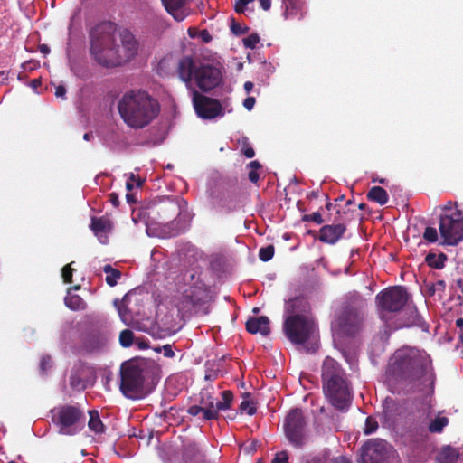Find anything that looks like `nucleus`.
<instances>
[{
  "mask_svg": "<svg viewBox=\"0 0 463 463\" xmlns=\"http://www.w3.org/2000/svg\"><path fill=\"white\" fill-rule=\"evenodd\" d=\"M386 377L412 391H422L434 384V372L430 355L415 347L402 346L389 358Z\"/></svg>",
  "mask_w": 463,
  "mask_h": 463,
  "instance_id": "f257e3e1",
  "label": "nucleus"
},
{
  "mask_svg": "<svg viewBox=\"0 0 463 463\" xmlns=\"http://www.w3.org/2000/svg\"><path fill=\"white\" fill-rule=\"evenodd\" d=\"M118 110L128 127L139 129L149 125L158 116L160 106L146 91L130 90L119 99Z\"/></svg>",
  "mask_w": 463,
  "mask_h": 463,
  "instance_id": "f03ea898",
  "label": "nucleus"
},
{
  "mask_svg": "<svg viewBox=\"0 0 463 463\" xmlns=\"http://www.w3.org/2000/svg\"><path fill=\"white\" fill-rule=\"evenodd\" d=\"M321 380L323 392L329 403L339 411L346 410L353 396L347 375L340 364L329 356L326 357Z\"/></svg>",
  "mask_w": 463,
  "mask_h": 463,
  "instance_id": "7ed1b4c3",
  "label": "nucleus"
},
{
  "mask_svg": "<svg viewBox=\"0 0 463 463\" xmlns=\"http://www.w3.org/2000/svg\"><path fill=\"white\" fill-rule=\"evenodd\" d=\"M222 67L217 62H195L192 57L182 58L177 66V73L187 86L194 79L203 92H209L222 82Z\"/></svg>",
  "mask_w": 463,
  "mask_h": 463,
  "instance_id": "20e7f679",
  "label": "nucleus"
},
{
  "mask_svg": "<svg viewBox=\"0 0 463 463\" xmlns=\"http://www.w3.org/2000/svg\"><path fill=\"white\" fill-rule=\"evenodd\" d=\"M115 24L101 23L90 32V54L104 67H115L120 64V49L116 44Z\"/></svg>",
  "mask_w": 463,
  "mask_h": 463,
  "instance_id": "39448f33",
  "label": "nucleus"
},
{
  "mask_svg": "<svg viewBox=\"0 0 463 463\" xmlns=\"http://www.w3.org/2000/svg\"><path fill=\"white\" fill-rule=\"evenodd\" d=\"M317 330L314 317L297 316L286 317L283 322V332L294 345H302L307 353L316 352L317 345L310 343Z\"/></svg>",
  "mask_w": 463,
  "mask_h": 463,
  "instance_id": "423d86ee",
  "label": "nucleus"
},
{
  "mask_svg": "<svg viewBox=\"0 0 463 463\" xmlns=\"http://www.w3.org/2000/svg\"><path fill=\"white\" fill-rule=\"evenodd\" d=\"M146 362L129 360L120 366L119 389L128 399L138 400L144 397Z\"/></svg>",
  "mask_w": 463,
  "mask_h": 463,
  "instance_id": "0eeeda50",
  "label": "nucleus"
},
{
  "mask_svg": "<svg viewBox=\"0 0 463 463\" xmlns=\"http://www.w3.org/2000/svg\"><path fill=\"white\" fill-rule=\"evenodd\" d=\"M364 325V313L360 307L346 304L343 306L332 323L338 334L353 336L359 334Z\"/></svg>",
  "mask_w": 463,
  "mask_h": 463,
  "instance_id": "6e6552de",
  "label": "nucleus"
},
{
  "mask_svg": "<svg viewBox=\"0 0 463 463\" xmlns=\"http://www.w3.org/2000/svg\"><path fill=\"white\" fill-rule=\"evenodd\" d=\"M84 411L75 405H62L57 409L52 421L60 428L59 432L64 435H74L84 426Z\"/></svg>",
  "mask_w": 463,
  "mask_h": 463,
  "instance_id": "1a4fd4ad",
  "label": "nucleus"
},
{
  "mask_svg": "<svg viewBox=\"0 0 463 463\" xmlns=\"http://www.w3.org/2000/svg\"><path fill=\"white\" fill-rule=\"evenodd\" d=\"M208 294L204 285L196 282L186 288L176 303L178 312L183 317H191L202 310L207 302Z\"/></svg>",
  "mask_w": 463,
  "mask_h": 463,
  "instance_id": "9d476101",
  "label": "nucleus"
},
{
  "mask_svg": "<svg viewBox=\"0 0 463 463\" xmlns=\"http://www.w3.org/2000/svg\"><path fill=\"white\" fill-rule=\"evenodd\" d=\"M111 338L109 325L105 320H96L90 324L82 341L87 353H99L103 350Z\"/></svg>",
  "mask_w": 463,
  "mask_h": 463,
  "instance_id": "9b49d317",
  "label": "nucleus"
},
{
  "mask_svg": "<svg viewBox=\"0 0 463 463\" xmlns=\"http://www.w3.org/2000/svg\"><path fill=\"white\" fill-rule=\"evenodd\" d=\"M443 244L457 245L463 240V213L455 209L454 212L440 215L439 226Z\"/></svg>",
  "mask_w": 463,
  "mask_h": 463,
  "instance_id": "f8f14e48",
  "label": "nucleus"
},
{
  "mask_svg": "<svg viewBox=\"0 0 463 463\" xmlns=\"http://www.w3.org/2000/svg\"><path fill=\"white\" fill-rule=\"evenodd\" d=\"M284 431L288 440L300 449L307 443V421L301 409H292L284 420Z\"/></svg>",
  "mask_w": 463,
  "mask_h": 463,
  "instance_id": "ddd939ff",
  "label": "nucleus"
},
{
  "mask_svg": "<svg viewBox=\"0 0 463 463\" xmlns=\"http://www.w3.org/2000/svg\"><path fill=\"white\" fill-rule=\"evenodd\" d=\"M409 298L407 290L402 286L387 288L379 292L375 300L381 309L383 317L384 313H398L406 305Z\"/></svg>",
  "mask_w": 463,
  "mask_h": 463,
  "instance_id": "4468645a",
  "label": "nucleus"
},
{
  "mask_svg": "<svg viewBox=\"0 0 463 463\" xmlns=\"http://www.w3.org/2000/svg\"><path fill=\"white\" fill-rule=\"evenodd\" d=\"M390 449L384 439H369L361 449V463H387Z\"/></svg>",
  "mask_w": 463,
  "mask_h": 463,
  "instance_id": "2eb2a0df",
  "label": "nucleus"
},
{
  "mask_svg": "<svg viewBox=\"0 0 463 463\" xmlns=\"http://www.w3.org/2000/svg\"><path fill=\"white\" fill-rule=\"evenodd\" d=\"M193 103L197 115L204 119H212L223 115L222 107L219 100L193 91Z\"/></svg>",
  "mask_w": 463,
  "mask_h": 463,
  "instance_id": "dca6fc26",
  "label": "nucleus"
},
{
  "mask_svg": "<svg viewBox=\"0 0 463 463\" xmlns=\"http://www.w3.org/2000/svg\"><path fill=\"white\" fill-rule=\"evenodd\" d=\"M346 230L345 223L326 224L320 228L317 239L323 243L334 245L343 238Z\"/></svg>",
  "mask_w": 463,
  "mask_h": 463,
  "instance_id": "f3484780",
  "label": "nucleus"
},
{
  "mask_svg": "<svg viewBox=\"0 0 463 463\" xmlns=\"http://www.w3.org/2000/svg\"><path fill=\"white\" fill-rule=\"evenodd\" d=\"M411 326H417L425 332L429 330V325L424 321L423 317L418 313V310L414 307L405 309L396 325L397 328Z\"/></svg>",
  "mask_w": 463,
  "mask_h": 463,
  "instance_id": "a211bd4d",
  "label": "nucleus"
},
{
  "mask_svg": "<svg viewBox=\"0 0 463 463\" xmlns=\"http://www.w3.org/2000/svg\"><path fill=\"white\" fill-rule=\"evenodd\" d=\"M285 313L287 317L297 316L302 317H313L311 315L310 304L304 297H296L286 302Z\"/></svg>",
  "mask_w": 463,
  "mask_h": 463,
  "instance_id": "6ab92c4d",
  "label": "nucleus"
},
{
  "mask_svg": "<svg viewBox=\"0 0 463 463\" xmlns=\"http://www.w3.org/2000/svg\"><path fill=\"white\" fill-rule=\"evenodd\" d=\"M121 45L120 49V62L132 59L137 52L138 43L135 36L128 30H123L120 33Z\"/></svg>",
  "mask_w": 463,
  "mask_h": 463,
  "instance_id": "aec40b11",
  "label": "nucleus"
},
{
  "mask_svg": "<svg viewBox=\"0 0 463 463\" xmlns=\"http://www.w3.org/2000/svg\"><path fill=\"white\" fill-rule=\"evenodd\" d=\"M162 3L167 13L177 22L184 21L189 14L186 0H162Z\"/></svg>",
  "mask_w": 463,
  "mask_h": 463,
  "instance_id": "412c9836",
  "label": "nucleus"
},
{
  "mask_svg": "<svg viewBox=\"0 0 463 463\" xmlns=\"http://www.w3.org/2000/svg\"><path fill=\"white\" fill-rule=\"evenodd\" d=\"M245 326L246 330L252 335L260 333L261 335L267 336L270 333L269 319L266 316L249 318Z\"/></svg>",
  "mask_w": 463,
  "mask_h": 463,
  "instance_id": "4be33fe9",
  "label": "nucleus"
},
{
  "mask_svg": "<svg viewBox=\"0 0 463 463\" xmlns=\"http://www.w3.org/2000/svg\"><path fill=\"white\" fill-rule=\"evenodd\" d=\"M200 403L203 405V411L201 413L203 414V419L204 420H217L219 418V414L216 411H213L214 399L208 392L201 393Z\"/></svg>",
  "mask_w": 463,
  "mask_h": 463,
  "instance_id": "5701e85b",
  "label": "nucleus"
},
{
  "mask_svg": "<svg viewBox=\"0 0 463 463\" xmlns=\"http://www.w3.org/2000/svg\"><path fill=\"white\" fill-rule=\"evenodd\" d=\"M84 370H85V368L82 364L75 366L71 370L69 381H70V385L72 389L77 390V391H81L86 388V384L82 379Z\"/></svg>",
  "mask_w": 463,
  "mask_h": 463,
  "instance_id": "b1692460",
  "label": "nucleus"
},
{
  "mask_svg": "<svg viewBox=\"0 0 463 463\" xmlns=\"http://www.w3.org/2000/svg\"><path fill=\"white\" fill-rule=\"evenodd\" d=\"M285 7L284 16L286 18H294L298 14L303 16V3L300 0H283Z\"/></svg>",
  "mask_w": 463,
  "mask_h": 463,
  "instance_id": "393cba45",
  "label": "nucleus"
},
{
  "mask_svg": "<svg viewBox=\"0 0 463 463\" xmlns=\"http://www.w3.org/2000/svg\"><path fill=\"white\" fill-rule=\"evenodd\" d=\"M90 230L94 232L95 235H99L100 233H107L110 232L112 225L109 219L107 217H92L90 223Z\"/></svg>",
  "mask_w": 463,
  "mask_h": 463,
  "instance_id": "a878e982",
  "label": "nucleus"
},
{
  "mask_svg": "<svg viewBox=\"0 0 463 463\" xmlns=\"http://www.w3.org/2000/svg\"><path fill=\"white\" fill-rule=\"evenodd\" d=\"M367 199L375 202L380 205H384L389 200L386 190L381 186H373L367 193Z\"/></svg>",
  "mask_w": 463,
  "mask_h": 463,
  "instance_id": "bb28decb",
  "label": "nucleus"
},
{
  "mask_svg": "<svg viewBox=\"0 0 463 463\" xmlns=\"http://www.w3.org/2000/svg\"><path fill=\"white\" fill-rule=\"evenodd\" d=\"M459 454L458 450L450 446L442 448L437 456L438 463H457Z\"/></svg>",
  "mask_w": 463,
  "mask_h": 463,
  "instance_id": "cd10ccee",
  "label": "nucleus"
},
{
  "mask_svg": "<svg viewBox=\"0 0 463 463\" xmlns=\"http://www.w3.org/2000/svg\"><path fill=\"white\" fill-rule=\"evenodd\" d=\"M448 260V257L445 253L440 252L436 254L434 252H429L425 257V262L430 268L436 269H441L445 266V261Z\"/></svg>",
  "mask_w": 463,
  "mask_h": 463,
  "instance_id": "c85d7f7f",
  "label": "nucleus"
},
{
  "mask_svg": "<svg viewBox=\"0 0 463 463\" xmlns=\"http://www.w3.org/2000/svg\"><path fill=\"white\" fill-rule=\"evenodd\" d=\"M398 411V406L394 402H386L383 411V417L384 418L385 422L391 426L394 425L396 422V411Z\"/></svg>",
  "mask_w": 463,
  "mask_h": 463,
  "instance_id": "c756f323",
  "label": "nucleus"
},
{
  "mask_svg": "<svg viewBox=\"0 0 463 463\" xmlns=\"http://www.w3.org/2000/svg\"><path fill=\"white\" fill-rule=\"evenodd\" d=\"M90 420L88 422V426L90 430L95 433H103L105 430L104 424L102 423L99 412L97 411H90Z\"/></svg>",
  "mask_w": 463,
  "mask_h": 463,
  "instance_id": "7c9ffc66",
  "label": "nucleus"
},
{
  "mask_svg": "<svg viewBox=\"0 0 463 463\" xmlns=\"http://www.w3.org/2000/svg\"><path fill=\"white\" fill-rule=\"evenodd\" d=\"M103 271L107 274L106 276V283L110 286L114 287L117 285L118 280L121 278V272L120 270L114 269L111 265L106 264L103 267Z\"/></svg>",
  "mask_w": 463,
  "mask_h": 463,
  "instance_id": "2f4dec72",
  "label": "nucleus"
},
{
  "mask_svg": "<svg viewBox=\"0 0 463 463\" xmlns=\"http://www.w3.org/2000/svg\"><path fill=\"white\" fill-rule=\"evenodd\" d=\"M242 396L243 401L241 402L239 407L241 413H246L248 415L255 414L257 408L253 400L250 399V393L244 392Z\"/></svg>",
  "mask_w": 463,
  "mask_h": 463,
  "instance_id": "473e14b6",
  "label": "nucleus"
},
{
  "mask_svg": "<svg viewBox=\"0 0 463 463\" xmlns=\"http://www.w3.org/2000/svg\"><path fill=\"white\" fill-rule=\"evenodd\" d=\"M425 287L427 290V294L430 297L434 296L436 293H439L441 297L446 288V283L442 279H438L435 283L433 282H425Z\"/></svg>",
  "mask_w": 463,
  "mask_h": 463,
  "instance_id": "72a5a7b5",
  "label": "nucleus"
},
{
  "mask_svg": "<svg viewBox=\"0 0 463 463\" xmlns=\"http://www.w3.org/2000/svg\"><path fill=\"white\" fill-rule=\"evenodd\" d=\"M448 424L449 419L447 417H437L430 421L428 430L431 433H440Z\"/></svg>",
  "mask_w": 463,
  "mask_h": 463,
  "instance_id": "f704fd0d",
  "label": "nucleus"
},
{
  "mask_svg": "<svg viewBox=\"0 0 463 463\" xmlns=\"http://www.w3.org/2000/svg\"><path fill=\"white\" fill-rule=\"evenodd\" d=\"M65 305L71 310H81L85 307V302L78 295H70L66 297Z\"/></svg>",
  "mask_w": 463,
  "mask_h": 463,
  "instance_id": "c9c22d12",
  "label": "nucleus"
},
{
  "mask_svg": "<svg viewBox=\"0 0 463 463\" xmlns=\"http://www.w3.org/2000/svg\"><path fill=\"white\" fill-rule=\"evenodd\" d=\"M135 342L134 334L129 329H124L119 335V343L123 347H129Z\"/></svg>",
  "mask_w": 463,
  "mask_h": 463,
  "instance_id": "e433bc0d",
  "label": "nucleus"
},
{
  "mask_svg": "<svg viewBox=\"0 0 463 463\" xmlns=\"http://www.w3.org/2000/svg\"><path fill=\"white\" fill-rule=\"evenodd\" d=\"M275 253V248L273 245L262 247L259 250V258L260 260L267 262L270 260Z\"/></svg>",
  "mask_w": 463,
  "mask_h": 463,
  "instance_id": "4c0bfd02",
  "label": "nucleus"
},
{
  "mask_svg": "<svg viewBox=\"0 0 463 463\" xmlns=\"http://www.w3.org/2000/svg\"><path fill=\"white\" fill-rule=\"evenodd\" d=\"M230 28L232 33L234 35L240 36L245 34L249 32L250 28L248 26H242L239 22H237L234 18L231 19Z\"/></svg>",
  "mask_w": 463,
  "mask_h": 463,
  "instance_id": "58836bf2",
  "label": "nucleus"
},
{
  "mask_svg": "<svg viewBox=\"0 0 463 463\" xmlns=\"http://www.w3.org/2000/svg\"><path fill=\"white\" fill-rule=\"evenodd\" d=\"M377 429H378V422L376 421V420L371 416L367 417L366 420H365L364 430V434L370 435V434L373 433L374 431H376Z\"/></svg>",
  "mask_w": 463,
  "mask_h": 463,
  "instance_id": "ea45409f",
  "label": "nucleus"
},
{
  "mask_svg": "<svg viewBox=\"0 0 463 463\" xmlns=\"http://www.w3.org/2000/svg\"><path fill=\"white\" fill-rule=\"evenodd\" d=\"M423 239L430 242L433 243L438 241V232L433 227H427L423 232Z\"/></svg>",
  "mask_w": 463,
  "mask_h": 463,
  "instance_id": "a19ab883",
  "label": "nucleus"
},
{
  "mask_svg": "<svg viewBox=\"0 0 463 463\" xmlns=\"http://www.w3.org/2000/svg\"><path fill=\"white\" fill-rule=\"evenodd\" d=\"M52 367V359L49 354H45L41 358L40 371L43 374H46L48 370Z\"/></svg>",
  "mask_w": 463,
  "mask_h": 463,
  "instance_id": "79ce46f5",
  "label": "nucleus"
},
{
  "mask_svg": "<svg viewBox=\"0 0 463 463\" xmlns=\"http://www.w3.org/2000/svg\"><path fill=\"white\" fill-rule=\"evenodd\" d=\"M260 42V37L257 33H251L243 39V45L248 49H255Z\"/></svg>",
  "mask_w": 463,
  "mask_h": 463,
  "instance_id": "37998d69",
  "label": "nucleus"
},
{
  "mask_svg": "<svg viewBox=\"0 0 463 463\" xmlns=\"http://www.w3.org/2000/svg\"><path fill=\"white\" fill-rule=\"evenodd\" d=\"M303 222H314L317 224H322L325 220L322 217V214L319 212H315L311 214H305L302 216Z\"/></svg>",
  "mask_w": 463,
  "mask_h": 463,
  "instance_id": "c03bdc74",
  "label": "nucleus"
},
{
  "mask_svg": "<svg viewBox=\"0 0 463 463\" xmlns=\"http://www.w3.org/2000/svg\"><path fill=\"white\" fill-rule=\"evenodd\" d=\"M72 272L73 269L71 268V263L67 264L62 268L61 275L63 281L65 283H71L72 282Z\"/></svg>",
  "mask_w": 463,
  "mask_h": 463,
  "instance_id": "a18cd8bd",
  "label": "nucleus"
},
{
  "mask_svg": "<svg viewBox=\"0 0 463 463\" xmlns=\"http://www.w3.org/2000/svg\"><path fill=\"white\" fill-rule=\"evenodd\" d=\"M329 455L327 452L307 458L306 463H327Z\"/></svg>",
  "mask_w": 463,
  "mask_h": 463,
  "instance_id": "49530a36",
  "label": "nucleus"
},
{
  "mask_svg": "<svg viewBox=\"0 0 463 463\" xmlns=\"http://www.w3.org/2000/svg\"><path fill=\"white\" fill-rule=\"evenodd\" d=\"M225 203H226V199L221 197L217 201L213 202V208H215L222 213H230L232 211V209H231V207L226 206Z\"/></svg>",
  "mask_w": 463,
  "mask_h": 463,
  "instance_id": "de8ad7c7",
  "label": "nucleus"
},
{
  "mask_svg": "<svg viewBox=\"0 0 463 463\" xmlns=\"http://www.w3.org/2000/svg\"><path fill=\"white\" fill-rule=\"evenodd\" d=\"M157 353L163 352L164 356L172 358L175 356V352L171 345H165L162 347L155 348Z\"/></svg>",
  "mask_w": 463,
  "mask_h": 463,
  "instance_id": "09e8293b",
  "label": "nucleus"
},
{
  "mask_svg": "<svg viewBox=\"0 0 463 463\" xmlns=\"http://www.w3.org/2000/svg\"><path fill=\"white\" fill-rule=\"evenodd\" d=\"M222 402H223V403L227 406V408L230 409L232 406V400H233L232 392L230 390L223 391L222 392Z\"/></svg>",
  "mask_w": 463,
  "mask_h": 463,
  "instance_id": "8fccbe9b",
  "label": "nucleus"
},
{
  "mask_svg": "<svg viewBox=\"0 0 463 463\" xmlns=\"http://www.w3.org/2000/svg\"><path fill=\"white\" fill-rule=\"evenodd\" d=\"M288 458L286 452H280L276 454L272 460V463H288Z\"/></svg>",
  "mask_w": 463,
  "mask_h": 463,
  "instance_id": "3c124183",
  "label": "nucleus"
},
{
  "mask_svg": "<svg viewBox=\"0 0 463 463\" xmlns=\"http://www.w3.org/2000/svg\"><path fill=\"white\" fill-rule=\"evenodd\" d=\"M202 411H203L202 404L201 405H193L188 408L187 412L191 416H197L201 413Z\"/></svg>",
  "mask_w": 463,
  "mask_h": 463,
  "instance_id": "603ef678",
  "label": "nucleus"
},
{
  "mask_svg": "<svg viewBox=\"0 0 463 463\" xmlns=\"http://www.w3.org/2000/svg\"><path fill=\"white\" fill-rule=\"evenodd\" d=\"M256 99L254 97H248L243 101V106L247 110H251L255 105Z\"/></svg>",
  "mask_w": 463,
  "mask_h": 463,
  "instance_id": "864d4df0",
  "label": "nucleus"
},
{
  "mask_svg": "<svg viewBox=\"0 0 463 463\" xmlns=\"http://www.w3.org/2000/svg\"><path fill=\"white\" fill-rule=\"evenodd\" d=\"M134 344L137 345L140 350H144L148 347V341L144 338H135Z\"/></svg>",
  "mask_w": 463,
  "mask_h": 463,
  "instance_id": "5fc2aeb1",
  "label": "nucleus"
},
{
  "mask_svg": "<svg viewBox=\"0 0 463 463\" xmlns=\"http://www.w3.org/2000/svg\"><path fill=\"white\" fill-rule=\"evenodd\" d=\"M65 95H66V89L63 85H59L56 87L55 89V96L57 98H61V99H65Z\"/></svg>",
  "mask_w": 463,
  "mask_h": 463,
  "instance_id": "6e6d98bb",
  "label": "nucleus"
},
{
  "mask_svg": "<svg viewBox=\"0 0 463 463\" xmlns=\"http://www.w3.org/2000/svg\"><path fill=\"white\" fill-rule=\"evenodd\" d=\"M229 410L227 406L223 403L222 401L214 402V407L213 411H216V412L219 414L220 411H226Z\"/></svg>",
  "mask_w": 463,
  "mask_h": 463,
  "instance_id": "4d7b16f0",
  "label": "nucleus"
},
{
  "mask_svg": "<svg viewBox=\"0 0 463 463\" xmlns=\"http://www.w3.org/2000/svg\"><path fill=\"white\" fill-rule=\"evenodd\" d=\"M248 176H249V180L253 184H257L260 179V175H259L258 172L255 170L250 171Z\"/></svg>",
  "mask_w": 463,
  "mask_h": 463,
  "instance_id": "13d9d810",
  "label": "nucleus"
},
{
  "mask_svg": "<svg viewBox=\"0 0 463 463\" xmlns=\"http://www.w3.org/2000/svg\"><path fill=\"white\" fill-rule=\"evenodd\" d=\"M109 202L115 206L118 207L120 203L118 195L116 193L109 194Z\"/></svg>",
  "mask_w": 463,
  "mask_h": 463,
  "instance_id": "bf43d9fd",
  "label": "nucleus"
},
{
  "mask_svg": "<svg viewBox=\"0 0 463 463\" xmlns=\"http://www.w3.org/2000/svg\"><path fill=\"white\" fill-rule=\"evenodd\" d=\"M455 204H456V203H452L451 201H449V202H447V203L444 206L441 207V209L446 212L445 213H449L455 211V210H453V207Z\"/></svg>",
  "mask_w": 463,
  "mask_h": 463,
  "instance_id": "052dcab7",
  "label": "nucleus"
},
{
  "mask_svg": "<svg viewBox=\"0 0 463 463\" xmlns=\"http://www.w3.org/2000/svg\"><path fill=\"white\" fill-rule=\"evenodd\" d=\"M200 35L204 43H209L212 41V36L207 30L201 31Z\"/></svg>",
  "mask_w": 463,
  "mask_h": 463,
  "instance_id": "680f3d73",
  "label": "nucleus"
},
{
  "mask_svg": "<svg viewBox=\"0 0 463 463\" xmlns=\"http://www.w3.org/2000/svg\"><path fill=\"white\" fill-rule=\"evenodd\" d=\"M242 153L247 158H252L255 156V151L250 146L244 148Z\"/></svg>",
  "mask_w": 463,
  "mask_h": 463,
  "instance_id": "e2e57ef3",
  "label": "nucleus"
},
{
  "mask_svg": "<svg viewBox=\"0 0 463 463\" xmlns=\"http://www.w3.org/2000/svg\"><path fill=\"white\" fill-rule=\"evenodd\" d=\"M260 7L264 11H269L271 6V0H259Z\"/></svg>",
  "mask_w": 463,
  "mask_h": 463,
  "instance_id": "0e129e2a",
  "label": "nucleus"
},
{
  "mask_svg": "<svg viewBox=\"0 0 463 463\" xmlns=\"http://www.w3.org/2000/svg\"><path fill=\"white\" fill-rule=\"evenodd\" d=\"M128 181H130L131 183L135 182L137 187H140L143 184V180H141L139 177H137L134 174L130 175Z\"/></svg>",
  "mask_w": 463,
  "mask_h": 463,
  "instance_id": "69168bd1",
  "label": "nucleus"
},
{
  "mask_svg": "<svg viewBox=\"0 0 463 463\" xmlns=\"http://www.w3.org/2000/svg\"><path fill=\"white\" fill-rule=\"evenodd\" d=\"M331 463H350V461L345 457H337Z\"/></svg>",
  "mask_w": 463,
  "mask_h": 463,
  "instance_id": "338daca9",
  "label": "nucleus"
},
{
  "mask_svg": "<svg viewBox=\"0 0 463 463\" xmlns=\"http://www.w3.org/2000/svg\"><path fill=\"white\" fill-rule=\"evenodd\" d=\"M248 165H249V167L251 168V170H255V171H257L261 166L260 164L256 160L250 162Z\"/></svg>",
  "mask_w": 463,
  "mask_h": 463,
  "instance_id": "774afa93",
  "label": "nucleus"
}]
</instances>
